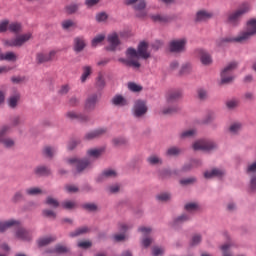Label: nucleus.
Returning a JSON list of instances; mask_svg holds the SVG:
<instances>
[{"mask_svg":"<svg viewBox=\"0 0 256 256\" xmlns=\"http://www.w3.org/2000/svg\"><path fill=\"white\" fill-rule=\"evenodd\" d=\"M105 153V148H91L86 152L87 158L72 157L66 160V163L72 167L74 173H83L86 169H90L95 159H99Z\"/></svg>","mask_w":256,"mask_h":256,"instance_id":"f257e3e1","label":"nucleus"},{"mask_svg":"<svg viewBox=\"0 0 256 256\" xmlns=\"http://www.w3.org/2000/svg\"><path fill=\"white\" fill-rule=\"evenodd\" d=\"M149 49V44L147 42H140L138 45V50L134 48H128L126 50V58H119V63L122 65H126V67H134L135 69H139L141 67V63H139V59H149L151 54L147 51Z\"/></svg>","mask_w":256,"mask_h":256,"instance_id":"f03ea898","label":"nucleus"},{"mask_svg":"<svg viewBox=\"0 0 256 256\" xmlns=\"http://www.w3.org/2000/svg\"><path fill=\"white\" fill-rule=\"evenodd\" d=\"M256 37V18L247 21L246 29L239 32L236 37L220 38L216 41L217 47H223L225 43H247Z\"/></svg>","mask_w":256,"mask_h":256,"instance_id":"7ed1b4c3","label":"nucleus"},{"mask_svg":"<svg viewBox=\"0 0 256 256\" xmlns=\"http://www.w3.org/2000/svg\"><path fill=\"white\" fill-rule=\"evenodd\" d=\"M251 11V4L243 3L237 10L230 12L227 16V23L232 27H237L241 23V18Z\"/></svg>","mask_w":256,"mask_h":256,"instance_id":"20e7f679","label":"nucleus"},{"mask_svg":"<svg viewBox=\"0 0 256 256\" xmlns=\"http://www.w3.org/2000/svg\"><path fill=\"white\" fill-rule=\"evenodd\" d=\"M33 39V34L28 32L21 34L12 39L3 40L4 47H23L25 43Z\"/></svg>","mask_w":256,"mask_h":256,"instance_id":"39448f33","label":"nucleus"},{"mask_svg":"<svg viewBox=\"0 0 256 256\" xmlns=\"http://www.w3.org/2000/svg\"><path fill=\"white\" fill-rule=\"evenodd\" d=\"M123 3L127 7L134 9L138 17H147V10H145V7H147L146 0H124Z\"/></svg>","mask_w":256,"mask_h":256,"instance_id":"423d86ee","label":"nucleus"},{"mask_svg":"<svg viewBox=\"0 0 256 256\" xmlns=\"http://www.w3.org/2000/svg\"><path fill=\"white\" fill-rule=\"evenodd\" d=\"M237 69V62H230L221 72V85H229L233 83L235 76H233V71Z\"/></svg>","mask_w":256,"mask_h":256,"instance_id":"0eeeda50","label":"nucleus"},{"mask_svg":"<svg viewBox=\"0 0 256 256\" xmlns=\"http://www.w3.org/2000/svg\"><path fill=\"white\" fill-rule=\"evenodd\" d=\"M187 38H181L172 40L169 44L170 53H175L180 55V53H185L187 50Z\"/></svg>","mask_w":256,"mask_h":256,"instance_id":"6e6552de","label":"nucleus"},{"mask_svg":"<svg viewBox=\"0 0 256 256\" xmlns=\"http://www.w3.org/2000/svg\"><path fill=\"white\" fill-rule=\"evenodd\" d=\"M149 108L147 107V102L145 100H136L132 109V113L136 119H141L147 115Z\"/></svg>","mask_w":256,"mask_h":256,"instance_id":"1a4fd4ad","label":"nucleus"},{"mask_svg":"<svg viewBox=\"0 0 256 256\" xmlns=\"http://www.w3.org/2000/svg\"><path fill=\"white\" fill-rule=\"evenodd\" d=\"M192 147L194 151H213L217 149V143L211 140H198Z\"/></svg>","mask_w":256,"mask_h":256,"instance_id":"9d476101","label":"nucleus"},{"mask_svg":"<svg viewBox=\"0 0 256 256\" xmlns=\"http://www.w3.org/2000/svg\"><path fill=\"white\" fill-rule=\"evenodd\" d=\"M11 131V126L5 125L0 129V143L7 147L8 149H11V147L15 146V141L11 138H5V135Z\"/></svg>","mask_w":256,"mask_h":256,"instance_id":"9b49d317","label":"nucleus"},{"mask_svg":"<svg viewBox=\"0 0 256 256\" xmlns=\"http://www.w3.org/2000/svg\"><path fill=\"white\" fill-rule=\"evenodd\" d=\"M107 42L109 44L108 51H116L117 47L121 45V40H119V34H117V32H112L108 34Z\"/></svg>","mask_w":256,"mask_h":256,"instance_id":"f8f14e48","label":"nucleus"},{"mask_svg":"<svg viewBox=\"0 0 256 256\" xmlns=\"http://www.w3.org/2000/svg\"><path fill=\"white\" fill-rule=\"evenodd\" d=\"M55 55H57V51L51 50L49 53H38L36 55L37 63H49V61H53L55 59Z\"/></svg>","mask_w":256,"mask_h":256,"instance_id":"ddd939ff","label":"nucleus"},{"mask_svg":"<svg viewBox=\"0 0 256 256\" xmlns=\"http://www.w3.org/2000/svg\"><path fill=\"white\" fill-rule=\"evenodd\" d=\"M16 230V237L21 241H31L32 235L31 231L21 227V222L19 226H15Z\"/></svg>","mask_w":256,"mask_h":256,"instance_id":"4468645a","label":"nucleus"},{"mask_svg":"<svg viewBox=\"0 0 256 256\" xmlns=\"http://www.w3.org/2000/svg\"><path fill=\"white\" fill-rule=\"evenodd\" d=\"M138 231H140V233H143V235L145 236V237L142 239V245H143L145 248L150 247V245H153V243H154L153 238L147 237V235H149V233H151V228H149V227H140V228L138 229Z\"/></svg>","mask_w":256,"mask_h":256,"instance_id":"2eb2a0df","label":"nucleus"},{"mask_svg":"<svg viewBox=\"0 0 256 256\" xmlns=\"http://www.w3.org/2000/svg\"><path fill=\"white\" fill-rule=\"evenodd\" d=\"M107 133V129L105 128H98L96 130H93L91 132L86 133L84 136V139L86 141H93V139H98V137H101Z\"/></svg>","mask_w":256,"mask_h":256,"instance_id":"dca6fc26","label":"nucleus"},{"mask_svg":"<svg viewBox=\"0 0 256 256\" xmlns=\"http://www.w3.org/2000/svg\"><path fill=\"white\" fill-rule=\"evenodd\" d=\"M66 117L68 119L80 121V123H87V121H89V116L81 114V113H77L75 111H70V112L66 113Z\"/></svg>","mask_w":256,"mask_h":256,"instance_id":"f3484780","label":"nucleus"},{"mask_svg":"<svg viewBox=\"0 0 256 256\" xmlns=\"http://www.w3.org/2000/svg\"><path fill=\"white\" fill-rule=\"evenodd\" d=\"M97 101H99V95L97 94L90 95L85 102L86 111H93L97 105Z\"/></svg>","mask_w":256,"mask_h":256,"instance_id":"a211bd4d","label":"nucleus"},{"mask_svg":"<svg viewBox=\"0 0 256 256\" xmlns=\"http://www.w3.org/2000/svg\"><path fill=\"white\" fill-rule=\"evenodd\" d=\"M20 221L18 220H8L4 222H0V233H5L7 229H11V227H19Z\"/></svg>","mask_w":256,"mask_h":256,"instance_id":"6ab92c4d","label":"nucleus"},{"mask_svg":"<svg viewBox=\"0 0 256 256\" xmlns=\"http://www.w3.org/2000/svg\"><path fill=\"white\" fill-rule=\"evenodd\" d=\"M112 105H115V107H127L129 105V101L126 100L123 95H115L111 100Z\"/></svg>","mask_w":256,"mask_h":256,"instance_id":"aec40b11","label":"nucleus"},{"mask_svg":"<svg viewBox=\"0 0 256 256\" xmlns=\"http://www.w3.org/2000/svg\"><path fill=\"white\" fill-rule=\"evenodd\" d=\"M223 175H225V171L217 168L204 172L205 179H214V177L221 178Z\"/></svg>","mask_w":256,"mask_h":256,"instance_id":"412c9836","label":"nucleus"},{"mask_svg":"<svg viewBox=\"0 0 256 256\" xmlns=\"http://www.w3.org/2000/svg\"><path fill=\"white\" fill-rule=\"evenodd\" d=\"M181 97H183V92L181 90H171L166 95L168 103H171L173 101H179Z\"/></svg>","mask_w":256,"mask_h":256,"instance_id":"4be33fe9","label":"nucleus"},{"mask_svg":"<svg viewBox=\"0 0 256 256\" xmlns=\"http://www.w3.org/2000/svg\"><path fill=\"white\" fill-rule=\"evenodd\" d=\"M200 61L202 65H211L213 63V59L211 58V54L205 50H199Z\"/></svg>","mask_w":256,"mask_h":256,"instance_id":"5701e85b","label":"nucleus"},{"mask_svg":"<svg viewBox=\"0 0 256 256\" xmlns=\"http://www.w3.org/2000/svg\"><path fill=\"white\" fill-rule=\"evenodd\" d=\"M93 74V67L86 65L82 67V75L80 77L81 83H85Z\"/></svg>","mask_w":256,"mask_h":256,"instance_id":"b1692460","label":"nucleus"},{"mask_svg":"<svg viewBox=\"0 0 256 256\" xmlns=\"http://www.w3.org/2000/svg\"><path fill=\"white\" fill-rule=\"evenodd\" d=\"M213 17V13L200 10L196 14V21L203 22V21H209Z\"/></svg>","mask_w":256,"mask_h":256,"instance_id":"393cba45","label":"nucleus"},{"mask_svg":"<svg viewBox=\"0 0 256 256\" xmlns=\"http://www.w3.org/2000/svg\"><path fill=\"white\" fill-rule=\"evenodd\" d=\"M191 73H193V65H191L189 62H186L180 67L178 75L183 77V75H191Z\"/></svg>","mask_w":256,"mask_h":256,"instance_id":"a878e982","label":"nucleus"},{"mask_svg":"<svg viewBox=\"0 0 256 256\" xmlns=\"http://www.w3.org/2000/svg\"><path fill=\"white\" fill-rule=\"evenodd\" d=\"M85 49V38L76 37L74 39V51L77 53H81Z\"/></svg>","mask_w":256,"mask_h":256,"instance_id":"bb28decb","label":"nucleus"},{"mask_svg":"<svg viewBox=\"0 0 256 256\" xmlns=\"http://www.w3.org/2000/svg\"><path fill=\"white\" fill-rule=\"evenodd\" d=\"M18 56L15 54V52H6V53H2L0 54V61H12L15 62L17 61Z\"/></svg>","mask_w":256,"mask_h":256,"instance_id":"cd10ccee","label":"nucleus"},{"mask_svg":"<svg viewBox=\"0 0 256 256\" xmlns=\"http://www.w3.org/2000/svg\"><path fill=\"white\" fill-rule=\"evenodd\" d=\"M114 177H117V172L115 170L108 169L102 172L98 181H103V179H114Z\"/></svg>","mask_w":256,"mask_h":256,"instance_id":"c85d7f7f","label":"nucleus"},{"mask_svg":"<svg viewBox=\"0 0 256 256\" xmlns=\"http://www.w3.org/2000/svg\"><path fill=\"white\" fill-rule=\"evenodd\" d=\"M8 31H10V33H21L22 31V26L21 23L19 22H10L8 23Z\"/></svg>","mask_w":256,"mask_h":256,"instance_id":"c756f323","label":"nucleus"},{"mask_svg":"<svg viewBox=\"0 0 256 256\" xmlns=\"http://www.w3.org/2000/svg\"><path fill=\"white\" fill-rule=\"evenodd\" d=\"M35 175H38L39 177H43L45 175H50L51 170L45 166H38L34 170Z\"/></svg>","mask_w":256,"mask_h":256,"instance_id":"7c9ffc66","label":"nucleus"},{"mask_svg":"<svg viewBox=\"0 0 256 256\" xmlns=\"http://www.w3.org/2000/svg\"><path fill=\"white\" fill-rule=\"evenodd\" d=\"M146 161L151 167H157V165L161 163V158L155 154H152L147 158Z\"/></svg>","mask_w":256,"mask_h":256,"instance_id":"2f4dec72","label":"nucleus"},{"mask_svg":"<svg viewBox=\"0 0 256 256\" xmlns=\"http://www.w3.org/2000/svg\"><path fill=\"white\" fill-rule=\"evenodd\" d=\"M20 99H21V95H19V94H15V95L11 96L8 99L9 107H11V109H15V107H17V103H19Z\"/></svg>","mask_w":256,"mask_h":256,"instance_id":"473e14b6","label":"nucleus"},{"mask_svg":"<svg viewBox=\"0 0 256 256\" xmlns=\"http://www.w3.org/2000/svg\"><path fill=\"white\" fill-rule=\"evenodd\" d=\"M85 233H89V228L87 226L78 228L74 232H71L69 235L70 237H79V235H85Z\"/></svg>","mask_w":256,"mask_h":256,"instance_id":"72a5a7b5","label":"nucleus"},{"mask_svg":"<svg viewBox=\"0 0 256 256\" xmlns=\"http://www.w3.org/2000/svg\"><path fill=\"white\" fill-rule=\"evenodd\" d=\"M57 238L55 236L40 238L38 240L39 247H45V245H49V243H53Z\"/></svg>","mask_w":256,"mask_h":256,"instance_id":"f704fd0d","label":"nucleus"},{"mask_svg":"<svg viewBox=\"0 0 256 256\" xmlns=\"http://www.w3.org/2000/svg\"><path fill=\"white\" fill-rule=\"evenodd\" d=\"M103 41H105V34H98L92 39L91 45L92 47H98Z\"/></svg>","mask_w":256,"mask_h":256,"instance_id":"c9c22d12","label":"nucleus"},{"mask_svg":"<svg viewBox=\"0 0 256 256\" xmlns=\"http://www.w3.org/2000/svg\"><path fill=\"white\" fill-rule=\"evenodd\" d=\"M194 135H197V130H186L180 133V139H191V137H194Z\"/></svg>","mask_w":256,"mask_h":256,"instance_id":"e433bc0d","label":"nucleus"},{"mask_svg":"<svg viewBox=\"0 0 256 256\" xmlns=\"http://www.w3.org/2000/svg\"><path fill=\"white\" fill-rule=\"evenodd\" d=\"M128 89H129V91H132V93H141V91H143V86H141L135 82H129Z\"/></svg>","mask_w":256,"mask_h":256,"instance_id":"4c0bfd02","label":"nucleus"},{"mask_svg":"<svg viewBox=\"0 0 256 256\" xmlns=\"http://www.w3.org/2000/svg\"><path fill=\"white\" fill-rule=\"evenodd\" d=\"M61 207H63L67 211H71L72 209H75V207H77V202L71 201V200H66L61 203Z\"/></svg>","mask_w":256,"mask_h":256,"instance_id":"58836bf2","label":"nucleus"},{"mask_svg":"<svg viewBox=\"0 0 256 256\" xmlns=\"http://www.w3.org/2000/svg\"><path fill=\"white\" fill-rule=\"evenodd\" d=\"M96 87H98V89L105 88V76L101 72L98 73L96 78Z\"/></svg>","mask_w":256,"mask_h":256,"instance_id":"ea45409f","label":"nucleus"},{"mask_svg":"<svg viewBox=\"0 0 256 256\" xmlns=\"http://www.w3.org/2000/svg\"><path fill=\"white\" fill-rule=\"evenodd\" d=\"M179 111L177 106H169L162 110L163 115H175Z\"/></svg>","mask_w":256,"mask_h":256,"instance_id":"a19ab883","label":"nucleus"},{"mask_svg":"<svg viewBox=\"0 0 256 256\" xmlns=\"http://www.w3.org/2000/svg\"><path fill=\"white\" fill-rule=\"evenodd\" d=\"M9 31V19L0 20V33H7Z\"/></svg>","mask_w":256,"mask_h":256,"instance_id":"79ce46f5","label":"nucleus"},{"mask_svg":"<svg viewBox=\"0 0 256 256\" xmlns=\"http://www.w3.org/2000/svg\"><path fill=\"white\" fill-rule=\"evenodd\" d=\"M41 193H43V190L37 187L26 189V195L35 196V195H41Z\"/></svg>","mask_w":256,"mask_h":256,"instance_id":"37998d69","label":"nucleus"},{"mask_svg":"<svg viewBox=\"0 0 256 256\" xmlns=\"http://www.w3.org/2000/svg\"><path fill=\"white\" fill-rule=\"evenodd\" d=\"M75 25H76L75 21L71 19L62 21V29H64L65 31H67L68 29H71V27H75Z\"/></svg>","mask_w":256,"mask_h":256,"instance_id":"c03bdc74","label":"nucleus"},{"mask_svg":"<svg viewBox=\"0 0 256 256\" xmlns=\"http://www.w3.org/2000/svg\"><path fill=\"white\" fill-rule=\"evenodd\" d=\"M115 147H121V145H127V140L123 137H117L112 140Z\"/></svg>","mask_w":256,"mask_h":256,"instance_id":"a18cd8bd","label":"nucleus"},{"mask_svg":"<svg viewBox=\"0 0 256 256\" xmlns=\"http://www.w3.org/2000/svg\"><path fill=\"white\" fill-rule=\"evenodd\" d=\"M69 252V248H67V246H63L61 244H58L55 246L54 250L52 251V253H68Z\"/></svg>","mask_w":256,"mask_h":256,"instance_id":"49530a36","label":"nucleus"},{"mask_svg":"<svg viewBox=\"0 0 256 256\" xmlns=\"http://www.w3.org/2000/svg\"><path fill=\"white\" fill-rule=\"evenodd\" d=\"M46 205H49L50 207L57 209V207H59V201H57V199H55L53 197H47Z\"/></svg>","mask_w":256,"mask_h":256,"instance_id":"de8ad7c7","label":"nucleus"},{"mask_svg":"<svg viewBox=\"0 0 256 256\" xmlns=\"http://www.w3.org/2000/svg\"><path fill=\"white\" fill-rule=\"evenodd\" d=\"M220 249L223 253V256H233V254L229 251L231 249V244H224Z\"/></svg>","mask_w":256,"mask_h":256,"instance_id":"09e8293b","label":"nucleus"},{"mask_svg":"<svg viewBox=\"0 0 256 256\" xmlns=\"http://www.w3.org/2000/svg\"><path fill=\"white\" fill-rule=\"evenodd\" d=\"M199 209V205L197 203H188L185 205V210L188 211V213H193V211H197Z\"/></svg>","mask_w":256,"mask_h":256,"instance_id":"8fccbe9b","label":"nucleus"},{"mask_svg":"<svg viewBox=\"0 0 256 256\" xmlns=\"http://www.w3.org/2000/svg\"><path fill=\"white\" fill-rule=\"evenodd\" d=\"M64 189L66 193H77L79 191V188L77 186L71 184H66L64 186Z\"/></svg>","mask_w":256,"mask_h":256,"instance_id":"3c124183","label":"nucleus"},{"mask_svg":"<svg viewBox=\"0 0 256 256\" xmlns=\"http://www.w3.org/2000/svg\"><path fill=\"white\" fill-rule=\"evenodd\" d=\"M56 150L55 148L51 147V146H46L44 148V154L46 155V157H53V155H55Z\"/></svg>","mask_w":256,"mask_h":256,"instance_id":"603ef678","label":"nucleus"},{"mask_svg":"<svg viewBox=\"0 0 256 256\" xmlns=\"http://www.w3.org/2000/svg\"><path fill=\"white\" fill-rule=\"evenodd\" d=\"M69 91H71V86H69V84H64L60 87L58 93L59 95H67Z\"/></svg>","mask_w":256,"mask_h":256,"instance_id":"864d4df0","label":"nucleus"},{"mask_svg":"<svg viewBox=\"0 0 256 256\" xmlns=\"http://www.w3.org/2000/svg\"><path fill=\"white\" fill-rule=\"evenodd\" d=\"M86 211H97L98 207L95 203H86L82 205Z\"/></svg>","mask_w":256,"mask_h":256,"instance_id":"5fc2aeb1","label":"nucleus"},{"mask_svg":"<svg viewBox=\"0 0 256 256\" xmlns=\"http://www.w3.org/2000/svg\"><path fill=\"white\" fill-rule=\"evenodd\" d=\"M43 216L48 217V219H55L57 217V214L53 210H43Z\"/></svg>","mask_w":256,"mask_h":256,"instance_id":"6e6d98bb","label":"nucleus"},{"mask_svg":"<svg viewBox=\"0 0 256 256\" xmlns=\"http://www.w3.org/2000/svg\"><path fill=\"white\" fill-rule=\"evenodd\" d=\"M201 243V235L196 234L192 237V240L190 241L191 247H195L196 245H199Z\"/></svg>","mask_w":256,"mask_h":256,"instance_id":"4d7b16f0","label":"nucleus"},{"mask_svg":"<svg viewBox=\"0 0 256 256\" xmlns=\"http://www.w3.org/2000/svg\"><path fill=\"white\" fill-rule=\"evenodd\" d=\"M65 11L68 15H73L77 11V5L76 4H70L65 7Z\"/></svg>","mask_w":256,"mask_h":256,"instance_id":"13d9d810","label":"nucleus"},{"mask_svg":"<svg viewBox=\"0 0 256 256\" xmlns=\"http://www.w3.org/2000/svg\"><path fill=\"white\" fill-rule=\"evenodd\" d=\"M13 203H19V201H23V192L18 191L12 197Z\"/></svg>","mask_w":256,"mask_h":256,"instance_id":"bf43d9fd","label":"nucleus"},{"mask_svg":"<svg viewBox=\"0 0 256 256\" xmlns=\"http://www.w3.org/2000/svg\"><path fill=\"white\" fill-rule=\"evenodd\" d=\"M181 153V149L177 148V147H172V148H169L167 150V155H171V156H177Z\"/></svg>","mask_w":256,"mask_h":256,"instance_id":"052dcab7","label":"nucleus"},{"mask_svg":"<svg viewBox=\"0 0 256 256\" xmlns=\"http://www.w3.org/2000/svg\"><path fill=\"white\" fill-rule=\"evenodd\" d=\"M246 173L248 175H253L256 173V161L247 166Z\"/></svg>","mask_w":256,"mask_h":256,"instance_id":"680f3d73","label":"nucleus"},{"mask_svg":"<svg viewBox=\"0 0 256 256\" xmlns=\"http://www.w3.org/2000/svg\"><path fill=\"white\" fill-rule=\"evenodd\" d=\"M92 245L93 243H91V241H81L78 243V247H80V249H89Z\"/></svg>","mask_w":256,"mask_h":256,"instance_id":"e2e57ef3","label":"nucleus"},{"mask_svg":"<svg viewBox=\"0 0 256 256\" xmlns=\"http://www.w3.org/2000/svg\"><path fill=\"white\" fill-rule=\"evenodd\" d=\"M81 143V140H71L68 143V149L69 151H73V149H75V147H77V145H79Z\"/></svg>","mask_w":256,"mask_h":256,"instance_id":"0e129e2a","label":"nucleus"},{"mask_svg":"<svg viewBox=\"0 0 256 256\" xmlns=\"http://www.w3.org/2000/svg\"><path fill=\"white\" fill-rule=\"evenodd\" d=\"M179 69V61L173 60L169 65V71H177Z\"/></svg>","mask_w":256,"mask_h":256,"instance_id":"69168bd1","label":"nucleus"},{"mask_svg":"<svg viewBox=\"0 0 256 256\" xmlns=\"http://www.w3.org/2000/svg\"><path fill=\"white\" fill-rule=\"evenodd\" d=\"M241 129V124L234 123L230 126V132L231 133H238V131Z\"/></svg>","mask_w":256,"mask_h":256,"instance_id":"338daca9","label":"nucleus"},{"mask_svg":"<svg viewBox=\"0 0 256 256\" xmlns=\"http://www.w3.org/2000/svg\"><path fill=\"white\" fill-rule=\"evenodd\" d=\"M250 189L256 191V175H253L250 179Z\"/></svg>","mask_w":256,"mask_h":256,"instance_id":"774afa93","label":"nucleus"}]
</instances>
